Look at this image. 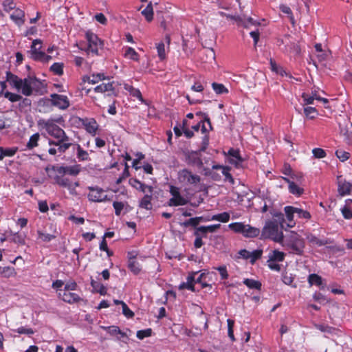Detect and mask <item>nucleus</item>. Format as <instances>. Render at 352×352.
Listing matches in <instances>:
<instances>
[{
    "mask_svg": "<svg viewBox=\"0 0 352 352\" xmlns=\"http://www.w3.org/2000/svg\"><path fill=\"white\" fill-rule=\"evenodd\" d=\"M287 220L288 223L287 226L289 228L294 227L295 223L294 222V216L296 214V207L294 206H285L284 208Z\"/></svg>",
    "mask_w": 352,
    "mask_h": 352,
    "instance_id": "obj_22",
    "label": "nucleus"
},
{
    "mask_svg": "<svg viewBox=\"0 0 352 352\" xmlns=\"http://www.w3.org/2000/svg\"><path fill=\"white\" fill-rule=\"evenodd\" d=\"M129 183L132 187L142 192L152 194L153 191V188L151 186L146 185L138 179L131 178L129 179Z\"/></svg>",
    "mask_w": 352,
    "mask_h": 352,
    "instance_id": "obj_16",
    "label": "nucleus"
},
{
    "mask_svg": "<svg viewBox=\"0 0 352 352\" xmlns=\"http://www.w3.org/2000/svg\"><path fill=\"white\" fill-rule=\"evenodd\" d=\"M105 79L104 74L102 73H98V74H93L90 76H86L84 77V81H87L90 84H96L99 82L100 81Z\"/></svg>",
    "mask_w": 352,
    "mask_h": 352,
    "instance_id": "obj_30",
    "label": "nucleus"
},
{
    "mask_svg": "<svg viewBox=\"0 0 352 352\" xmlns=\"http://www.w3.org/2000/svg\"><path fill=\"white\" fill-rule=\"evenodd\" d=\"M157 55L160 60L166 58L165 45L163 42H160L156 45Z\"/></svg>",
    "mask_w": 352,
    "mask_h": 352,
    "instance_id": "obj_51",
    "label": "nucleus"
},
{
    "mask_svg": "<svg viewBox=\"0 0 352 352\" xmlns=\"http://www.w3.org/2000/svg\"><path fill=\"white\" fill-rule=\"evenodd\" d=\"M3 9L6 12L15 10L16 4L12 0H6L3 3Z\"/></svg>",
    "mask_w": 352,
    "mask_h": 352,
    "instance_id": "obj_60",
    "label": "nucleus"
},
{
    "mask_svg": "<svg viewBox=\"0 0 352 352\" xmlns=\"http://www.w3.org/2000/svg\"><path fill=\"white\" fill-rule=\"evenodd\" d=\"M243 283L250 289H255L257 290H261V283L258 280L245 278L243 280Z\"/></svg>",
    "mask_w": 352,
    "mask_h": 352,
    "instance_id": "obj_37",
    "label": "nucleus"
},
{
    "mask_svg": "<svg viewBox=\"0 0 352 352\" xmlns=\"http://www.w3.org/2000/svg\"><path fill=\"white\" fill-rule=\"evenodd\" d=\"M230 217V214L227 212H224L220 214L212 215L210 219L212 221H218L222 223H226L229 221Z\"/></svg>",
    "mask_w": 352,
    "mask_h": 352,
    "instance_id": "obj_39",
    "label": "nucleus"
},
{
    "mask_svg": "<svg viewBox=\"0 0 352 352\" xmlns=\"http://www.w3.org/2000/svg\"><path fill=\"white\" fill-rule=\"evenodd\" d=\"M91 285L94 288V289L98 292L101 295H105L107 293V288L103 285L100 284V283L91 280Z\"/></svg>",
    "mask_w": 352,
    "mask_h": 352,
    "instance_id": "obj_41",
    "label": "nucleus"
},
{
    "mask_svg": "<svg viewBox=\"0 0 352 352\" xmlns=\"http://www.w3.org/2000/svg\"><path fill=\"white\" fill-rule=\"evenodd\" d=\"M261 233L259 228L251 226L248 224H245L243 236L246 238L257 237Z\"/></svg>",
    "mask_w": 352,
    "mask_h": 352,
    "instance_id": "obj_21",
    "label": "nucleus"
},
{
    "mask_svg": "<svg viewBox=\"0 0 352 352\" xmlns=\"http://www.w3.org/2000/svg\"><path fill=\"white\" fill-rule=\"evenodd\" d=\"M128 268L135 275L138 274L141 271L140 263L131 258L129 260Z\"/></svg>",
    "mask_w": 352,
    "mask_h": 352,
    "instance_id": "obj_34",
    "label": "nucleus"
},
{
    "mask_svg": "<svg viewBox=\"0 0 352 352\" xmlns=\"http://www.w3.org/2000/svg\"><path fill=\"white\" fill-rule=\"evenodd\" d=\"M307 281L310 286L316 285L320 288H324L325 285L323 284L322 277L316 274H311L307 278Z\"/></svg>",
    "mask_w": 352,
    "mask_h": 352,
    "instance_id": "obj_24",
    "label": "nucleus"
},
{
    "mask_svg": "<svg viewBox=\"0 0 352 352\" xmlns=\"http://www.w3.org/2000/svg\"><path fill=\"white\" fill-rule=\"evenodd\" d=\"M41 41L39 39H35L32 41L31 47L28 53L30 54V58L34 60L40 61L42 63H48L51 59L52 56L46 54L45 52L41 50Z\"/></svg>",
    "mask_w": 352,
    "mask_h": 352,
    "instance_id": "obj_6",
    "label": "nucleus"
},
{
    "mask_svg": "<svg viewBox=\"0 0 352 352\" xmlns=\"http://www.w3.org/2000/svg\"><path fill=\"white\" fill-rule=\"evenodd\" d=\"M4 97L8 99L10 102H14L20 101L22 99V96L17 94H14L8 91L4 93Z\"/></svg>",
    "mask_w": 352,
    "mask_h": 352,
    "instance_id": "obj_50",
    "label": "nucleus"
},
{
    "mask_svg": "<svg viewBox=\"0 0 352 352\" xmlns=\"http://www.w3.org/2000/svg\"><path fill=\"white\" fill-rule=\"evenodd\" d=\"M80 164H75L73 166H67V174L73 176H76L79 174L80 172Z\"/></svg>",
    "mask_w": 352,
    "mask_h": 352,
    "instance_id": "obj_54",
    "label": "nucleus"
},
{
    "mask_svg": "<svg viewBox=\"0 0 352 352\" xmlns=\"http://www.w3.org/2000/svg\"><path fill=\"white\" fill-rule=\"evenodd\" d=\"M282 241L283 246L289 250V253L297 255H301L303 253L305 242L298 234L292 233Z\"/></svg>",
    "mask_w": 352,
    "mask_h": 352,
    "instance_id": "obj_2",
    "label": "nucleus"
},
{
    "mask_svg": "<svg viewBox=\"0 0 352 352\" xmlns=\"http://www.w3.org/2000/svg\"><path fill=\"white\" fill-rule=\"evenodd\" d=\"M352 189V184L346 181L340 180L338 182V192L341 195H349Z\"/></svg>",
    "mask_w": 352,
    "mask_h": 352,
    "instance_id": "obj_25",
    "label": "nucleus"
},
{
    "mask_svg": "<svg viewBox=\"0 0 352 352\" xmlns=\"http://www.w3.org/2000/svg\"><path fill=\"white\" fill-rule=\"evenodd\" d=\"M185 162L187 164L201 168L203 166L202 160L201 158V153L199 151H186L184 153Z\"/></svg>",
    "mask_w": 352,
    "mask_h": 352,
    "instance_id": "obj_11",
    "label": "nucleus"
},
{
    "mask_svg": "<svg viewBox=\"0 0 352 352\" xmlns=\"http://www.w3.org/2000/svg\"><path fill=\"white\" fill-rule=\"evenodd\" d=\"M306 239L312 245L322 246L328 243L327 240L320 239L315 235L309 233L306 235Z\"/></svg>",
    "mask_w": 352,
    "mask_h": 352,
    "instance_id": "obj_29",
    "label": "nucleus"
},
{
    "mask_svg": "<svg viewBox=\"0 0 352 352\" xmlns=\"http://www.w3.org/2000/svg\"><path fill=\"white\" fill-rule=\"evenodd\" d=\"M152 330L151 329H146L144 330H140L137 331V337L138 338L142 340L144 338H147L151 336Z\"/></svg>",
    "mask_w": 352,
    "mask_h": 352,
    "instance_id": "obj_62",
    "label": "nucleus"
},
{
    "mask_svg": "<svg viewBox=\"0 0 352 352\" xmlns=\"http://www.w3.org/2000/svg\"><path fill=\"white\" fill-rule=\"evenodd\" d=\"M25 236L20 234L19 232H14L12 234V241L15 243L23 245L25 244Z\"/></svg>",
    "mask_w": 352,
    "mask_h": 352,
    "instance_id": "obj_55",
    "label": "nucleus"
},
{
    "mask_svg": "<svg viewBox=\"0 0 352 352\" xmlns=\"http://www.w3.org/2000/svg\"><path fill=\"white\" fill-rule=\"evenodd\" d=\"M234 19L237 22L238 25L243 26L245 28H250L251 26H257L259 25L256 20H254L251 17H243L236 16Z\"/></svg>",
    "mask_w": 352,
    "mask_h": 352,
    "instance_id": "obj_18",
    "label": "nucleus"
},
{
    "mask_svg": "<svg viewBox=\"0 0 352 352\" xmlns=\"http://www.w3.org/2000/svg\"><path fill=\"white\" fill-rule=\"evenodd\" d=\"M152 194L146 193L140 202V207L146 210L151 209Z\"/></svg>",
    "mask_w": 352,
    "mask_h": 352,
    "instance_id": "obj_32",
    "label": "nucleus"
},
{
    "mask_svg": "<svg viewBox=\"0 0 352 352\" xmlns=\"http://www.w3.org/2000/svg\"><path fill=\"white\" fill-rule=\"evenodd\" d=\"M39 105L45 109V111H50L54 107L52 98H45L39 101Z\"/></svg>",
    "mask_w": 352,
    "mask_h": 352,
    "instance_id": "obj_52",
    "label": "nucleus"
},
{
    "mask_svg": "<svg viewBox=\"0 0 352 352\" xmlns=\"http://www.w3.org/2000/svg\"><path fill=\"white\" fill-rule=\"evenodd\" d=\"M104 329L107 330V331L109 334H111L112 336H116L117 334H122V336L124 335V333H122L120 328L117 326H110V327H104Z\"/></svg>",
    "mask_w": 352,
    "mask_h": 352,
    "instance_id": "obj_63",
    "label": "nucleus"
},
{
    "mask_svg": "<svg viewBox=\"0 0 352 352\" xmlns=\"http://www.w3.org/2000/svg\"><path fill=\"white\" fill-rule=\"evenodd\" d=\"M63 63H54L51 67L50 70L56 75L60 76L63 74Z\"/></svg>",
    "mask_w": 352,
    "mask_h": 352,
    "instance_id": "obj_46",
    "label": "nucleus"
},
{
    "mask_svg": "<svg viewBox=\"0 0 352 352\" xmlns=\"http://www.w3.org/2000/svg\"><path fill=\"white\" fill-rule=\"evenodd\" d=\"M179 182L186 186H196L201 182V177L187 168L180 170L177 177Z\"/></svg>",
    "mask_w": 352,
    "mask_h": 352,
    "instance_id": "obj_5",
    "label": "nucleus"
},
{
    "mask_svg": "<svg viewBox=\"0 0 352 352\" xmlns=\"http://www.w3.org/2000/svg\"><path fill=\"white\" fill-rule=\"evenodd\" d=\"M113 206L115 210V214L116 216H120L121 214V212L124 208V204L120 201H114L113 203Z\"/></svg>",
    "mask_w": 352,
    "mask_h": 352,
    "instance_id": "obj_64",
    "label": "nucleus"
},
{
    "mask_svg": "<svg viewBox=\"0 0 352 352\" xmlns=\"http://www.w3.org/2000/svg\"><path fill=\"white\" fill-rule=\"evenodd\" d=\"M142 15H144L148 21H151L153 16V10L151 3H149L142 11Z\"/></svg>",
    "mask_w": 352,
    "mask_h": 352,
    "instance_id": "obj_47",
    "label": "nucleus"
},
{
    "mask_svg": "<svg viewBox=\"0 0 352 352\" xmlns=\"http://www.w3.org/2000/svg\"><path fill=\"white\" fill-rule=\"evenodd\" d=\"M227 162L236 168L243 167L244 160L240 155L238 149L230 148L227 153H225Z\"/></svg>",
    "mask_w": 352,
    "mask_h": 352,
    "instance_id": "obj_10",
    "label": "nucleus"
},
{
    "mask_svg": "<svg viewBox=\"0 0 352 352\" xmlns=\"http://www.w3.org/2000/svg\"><path fill=\"white\" fill-rule=\"evenodd\" d=\"M40 140V135L36 133L30 136L29 141L26 144L27 149L31 150L38 146V142Z\"/></svg>",
    "mask_w": 352,
    "mask_h": 352,
    "instance_id": "obj_35",
    "label": "nucleus"
},
{
    "mask_svg": "<svg viewBox=\"0 0 352 352\" xmlns=\"http://www.w3.org/2000/svg\"><path fill=\"white\" fill-rule=\"evenodd\" d=\"M285 256L284 252L278 250H274L269 253L268 260L270 261L281 262L285 259Z\"/></svg>",
    "mask_w": 352,
    "mask_h": 352,
    "instance_id": "obj_28",
    "label": "nucleus"
},
{
    "mask_svg": "<svg viewBox=\"0 0 352 352\" xmlns=\"http://www.w3.org/2000/svg\"><path fill=\"white\" fill-rule=\"evenodd\" d=\"M88 199L93 202L109 201L111 199L104 193V190L98 186H89Z\"/></svg>",
    "mask_w": 352,
    "mask_h": 352,
    "instance_id": "obj_8",
    "label": "nucleus"
},
{
    "mask_svg": "<svg viewBox=\"0 0 352 352\" xmlns=\"http://www.w3.org/2000/svg\"><path fill=\"white\" fill-rule=\"evenodd\" d=\"M304 113L309 119H314L318 112L315 107H307L304 108Z\"/></svg>",
    "mask_w": 352,
    "mask_h": 352,
    "instance_id": "obj_49",
    "label": "nucleus"
},
{
    "mask_svg": "<svg viewBox=\"0 0 352 352\" xmlns=\"http://www.w3.org/2000/svg\"><path fill=\"white\" fill-rule=\"evenodd\" d=\"M296 214L300 219H309L311 218L310 213L307 211L304 210L302 209L298 208L296 207Z\"/></svg>",
    "mask_w": 352,
    "mask_h": 352,
    "instance_id": "obj_57",
    "label": "nucleus"
},
{
    "mask_svg": "<svg viewBox=\"0 0 352 352\" xmlns=\"http://www.w3.org/2000/svg\"><path fill=\"white\" fill-rule=\"evenodd\" d=\"M212 87L217 94H224L228 93V89L223 84L213 82L212 84Z\"/></svg>",
    "mask_w": 352,
    "mask_h": 352,
    "instance_id": "obj_43",
    "label": "nucleus"
},
{
    "mask_svg": "<svg viewBox=\"0 0 352 352\" xmlns=\"http://www.w3.org/2000/svg\"><path fill=\"white\" fill-rule=\"evenodd\" d=\"M24 12L19 9H15L13 12L10 14V19L18 25L21 26L24 23Z\"/></svg>",
    "mask_w": 352,
    "mask_h": 352,
    "instance_id": "obj_20",
    "label": "nucleus"
},
{
    "mask_svg": "<svg viewBox=\"0 0 352 352\" xmlns=\"http://www.w3.org/2000/svg\"><path fill=\"white\" fill-rule=\"evenodd\" d=\"M336 157L342 162L346 161L350 157V153L342 149L336 151Z\"/></svg>",
    "mask_w": 352,
    "mask_h": 352,
    "instance_id": "obj_53",
    "label": "nucleus"
},
{
    "mask_svg": "<svg viewBox=\"0 0 352 352\" xmlns=\"http://www.w3.org/2000/svg\"><path fill=\"white\" fill-rule=\"evenodd\" d=\"M289 191L291 194L295 195V196H300L303 192V188L298 186L297 184H296L294 182L292 183L289 184V186H288Z\"/></svg>",
    "mask_w": 352,
    "mask_h": 352,
    "instance_id": "obj_40",
    "label": "nucleus"
},
{
    "mask_svg": "<svg viewBox=\"0 0 352 352\" xmlns=\"http://www.w3.org/2000/svg\"><path fill=\"white\" fill-rule=\"evenodd\" d=\"M87 41V47L85 51L89 54L91 53L94 55L98 54V50L103 45L102 41L94 33L87 31L85 34Z\"/></svg>",
    "mask_w": 352,
    "mask_h": 352,
    "instance_id": "obj_7",
    "label": "nucleus"
},
{
    "mask_svg": "<svg viewBox=\"0 0 352 352\" xmlns=\"http://www.w3.org/2000/svg\"><path fill=\"white\" fill-rule=\"evenodd\" d=\"M6 81L16 90L20 91V85L22 82L21 78L8 71L6 72Z\"/></svg>",
    "mask_w": 352,
    "mask_h": 352,
    "instance_id": "obj_19",
    "label": "nucleus"
},
{
    "mask_svg": "<svg viewBox=\"0 0 352 352\" xmlns=\"http://www.w3.org/2000/svg\"><path fill=\"white\" fill-rule=\"evenodd\" d=\"M50 98H52V103L54 107L65 110L69 107L70 102L67 96L64 95H59L57 94H52Z\"/></svg>",
    "mask_w": 352,
    "mask_h": 352,
    "instance_id": "obj_12",
    "label": "nucleus"
},
{
    "mask_svg": "<svg viewBox=\"0 0 352 352\" xmlns=\"http://www.w3.org/2000/svg\"><path fill=\"white\" fill-rule=\"evenodd\" d=\"M316 327L320 331L328 334H334L336 333L337 331V329L336 328L324 324H316Z\"/></svg>",
    "mask_w": 352,
    "mask_h": 352,
    "instance_id": "obj_45",
    "label": "nucleus"
},
{
    "mask_svg": "<svg viewBox=\"0 0 352 352\" xmlns=\"http://www.w3.org/2000/svg\"><path fill=\"white\" fill-rule=\"evenodd\" d=\"M70 138L67 135V140L59 138L57 141L49 140L50 146H57V150L60 153H64L73 144L69 142Z\"/></svg>",
    "mask_w": 352,
    "mask_h": 352,
    "instance_id": "obj_13",
    "label": "nucleus"
},
{
    "mask_svg": "<svg viewBox=\"0 0 352 352\" xmlns=\"http://www.w3.org/2000/svg\"><path fill=\"white\" fill-rule=\"evenodd\" d=\"M54 179L56 184L64 188H67L72 183L69 178L63 175H56Z\"/></svg>",
    "mask_w": 352,
    "mask_h": 352,
    "instance_id": "obj_36",
    "label": "nucleus"
},
{
    "mask_svg": "<svg viewBox=\"0 0 352 352\" xmlns=\"http://www.w3.org/2000/svg\"><path fill=\"white\" fill-rule=\"evenodd\" d=\"M169 192L172 196L168 202L169 206H184L188 203V200L181 195L178 187L170 186Z\"/></svg>",
    "mask_w": 352,
    "mask_h": 352,
    "instance_id": "obj_9",
    "label": "nucleus"
},
{
    "mask_svg": "<svg viewBox=\"0 0 352 352\" xmlns=\"http://www.w3.org/2000/svg\"><path fill=\"white\" fill-rule=\"evenodd\" d=\"M230 167L225 166L223 168L221 173L225 176V179L228 181L230 184H233L234 181L232 176L230 173Z\"/></svg>",
    "mask_w": 352,
    "mask_h": 352,
    "instance_id": "obj_59",
    "label": "nucleus"
},
{
    "mask_svg": "<svg viewBox=\"0 0 352 352\" xmlns=\"http://www.w3.org/2000/svg\"><path fill=\"white\" fill-rule=\"evenodd\" d=\"M74 149L76 151V157L78 161H89L90 160L88 152L84 150L80 144H74Z\"/></svg>",
    "mask_w": 352,
    "mask_h": 352,
    "instance_id": "obj_23",
    "label": "nucleus"
},
{
    "mask_svg": "<svg viewBox=\"0 0 352 352\" xmlns=\"http://www.w3.org/2000/svg\"><path fill=\"white\" fill-rule=\"evenodd\" d=\"M279 9L283 13H284L288 16L290 21L294 24V15H293L291 8L285 4H281L279 6Z\"/></svg>",
    "mask_w": 352,
    "mask_h": 352,
    "instance_id": "obj_44",
    "label": "nucleus"
},
{
    "mask_svg": "<svg viewBox=\"0 0 352 352\" xmlns=\"http://www.w3.org/2000/svg\"><path fill=\"white\" fill-rule=\"evenodd\" d=\"M59 296L64 302L69 304H74L82 300L77 294L67 291H63V294L60 292Z\"/></svg>",
    "mask_w": 352,
    "mask_h": 352,
    "instance_id": "obj_17",
    "label": "nucleus"
},
{
    "mask_svg": "<svg viewBox=\"0 0 352 352\" xmlns=\"http://www.w3.org/2000/svg\"><path fill=\"white\" fill-rule=\"evenodd\" d=\"M227 323H228V337L230 338V340L232 341H234L235 338H234V331H233L234 321L233 320H231V319H228L227 320Z\"/></svg>",
    "mask_w": 352,
    "mask_h": 352,
    "instance_id": "obj_56",
    "label": "nucleus"
},
{
    "mask_svg": "<svg viewBox=\"0 0 352 352\" xmlns=\"http://www.w3.org/2000/svg\"><path fill=\"white\" fill-rule=\"evenodd\" d=\"M312 153L316 158L321 159L326 157V152L320 148H315L312 150Z\"/></svg>",
    "mask_w": 352,
    "mask_h": 352,
    "instance_id": "obj_61",
    "label": "nucleus"
},
{
    "mask_svg": "<svg viewBox=\"0 0 352 352\" xmlns=\"http://www.w3.org/2000/svg\"><path fill=\"white\" fill-rule=\"evenodd\" d=\"M38 238L45 242H49L54 239L56 236L47 233H44L41 231H38Z\"/></svg>",
    "mask_w": 352,
    "mask_h": 352,
    "instance_id": "obj_58",
    "label": "nucleus"
},
{
    "mask_svg": "<svg viewBox=\"0 0 352 352\" xmlns=\"http://www.w3.org/2000/svg\"><path fill=\"white\" fill-rule=\"evenodd\" d=\"M341 212L345 219H352V199H348L345 201V205L341 209Z\"/></svg>",
    "mask_w": 352,
    "mask_h": 352,
    "instance_id": "obj_26",
    "label": "nucleus"
},
{
    "mask_svg": "<svg viewBox=\"0 0 352 352\" xmlns=\"http://www.w3.org/2000/svg\"><path fill=\"white\" fill-rule=\"evenodd\" d=\"M262 239H270L276 242H281L283 240V234L279 231L277 223L272 221H267L262 231Z\"/></svg>",
    "mask_w": 352,
    "mask_h": 352,
    "instance_id": "obj_4",
    "label": "nucleus"
},
{
    "mask_svg": "<svg viewBox=\"0 0 352 352\" xmlns=\"http://www.w3.org/2000/svg\"><path fill=\"white\" fill-rule=\"evenodd\" d=\"M113 90V86L112 82L102 83L94 88V91L96 93H104Z\"/></svg>",
    "mask_w": 352,
    "mask_h": 352,
    "instance_id": "obj_33",
    "label": "nucleus"
},
{
    "mask_svg": "<svg viewBox=\"0 0 352 352\" xmlns=\"http://www.w3.org/2000/svg\"><path fill=\"white\" fill-rule=\"evenodd\" d=\"M14 274V269L11 267H1L0 266V276L3 277H10Z\"/></svg>",
    "mask_w": 352,
    "mask_h": 352,
    "instance_id": "obj_48",
    "label": "nucleus"
},
{
    "mask_svg": "<svg viewBox=\"0 0 352 352\" xmlns=\"http://www.w3.org/2000/svg\"><path fill=\"white\" fill-rule=\"evenodd\" d=\"M124 56L126 58L133 60L134 61H139L140 56L136 51L131 47H126L124 53Z\"/></svg>",
    "mask_w": 352,
    "mask_h": 352,
    "instance_id": "obj_31",
    "label": "nucleus"
},
{
    "mask_svg": "<svg viewBox=\"0 0 352 352\" xmlns=\"http://www.w3.org/2000/svg\"><path fill=\"white\" fill-rule=\"evenodd\" d=\"M60 120V119H58L56 122H58ZM38 125L44 129L50 135L54 138L57 140L62 138L63 140H67V135L65 131L56 124L55 120L51 119L41 120L38 121Z\"/></svg>",
    "mask_w": 352,
    "mask_h": 352,
    "instance_id": "obj_3",
    "label": "nucleus"
},
{
    "mask_svg": "<svg viewBox=\"0 0 352 352\" xmlns=\"http://www.w3.org/2000/svg\"><path fill=\"white\" fill-rule=\"evenodd\" d=\"M43 88V82L33 76H28L22 79V82L20 85V91L25 96H30L34 94H41Z\"/></svg>",
    "mask_w": 352,
    "mask_h": 352,
    "instance_id": "obj_1",
    "label": "nucleus"
},
{
    "mask_svg": "<svg viewBox=\"0 0 352 352\" xmlns=\"http://www.w3.org/2000/svg\"><path fill=\"white\" fill-rule=\"evenodd\" d=\"M214 274L213 272L204 271L199 276L196 278V283H199L202 288L212 287V284L210 282L212 281V276Z\"/></svg>",
    "mask_w": 352,
    "mask_h": 352,
    "instance_id": "obj_15",
    "label": "nucleus"
},
{
    "mask_svg": "<svg viewBox=\"0 0 352 352\" xmlns=\"http://www.w3.org/2000/svg\"><path fill=\"white\" fill-rule=\"evenodd\" d=\"M82 124L85 131L92 136L96 135L99 125L94 118H85L82 120Z\"/></svg>",
    "mask_w": 352,
    "mask_h": 352,
    "instance_id": "obj_14",
    "label": "nucleus"
},
{
    "mask_svg": "<svg viewBox=\"0 0 352 352\" xmlns=\"http://www.w3.org/2000/svg\"><path fill=\"white\" fill-rule=\"evenodd\" d=\"M230 230L236 233H239L243 235V230L245 228V223L242 222L231 223L228 225Z\"/></svg>",
    "mask_w": 352,
    "mask_h": 352,
    "instance_id": "obj_38",
    "label": "nucleus"
},
{
    "mask_svg": "<svg viewBox=\"0 0 352 352\" xmlns=\"http://www.w3.org/2000/svg\"><path fill=\"white\" fill-rule=\"evenodd\" d=\"M16 151V148H3L1 147V153H0V161L2 160L5 157H12L14 155Z\"/></svg>",
    "mask_w": 352,
    "mask_h": 352,
    "instance_id": "obj_42",
    "label": "nucleus"
},
{
    "mask_svg": "<svg viewBox=\"0 0 352 352\" xmlns=\"http://www.w3.org/2000/svg\"><path fill=\"white\" fill-rule=\"evenodd\" d=\"M270 214L273 217V220L272 221L275 222L278 226L280 225L282 228H283V223L285 222L284 214L274 209L270 210Z\"/></svg>",
    "mask_w": 352,
    "mask_h": 352,
    "instance_id": "obj_27",
    "label": "nucleus"
}]
</instances>
